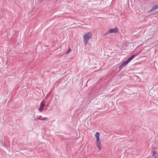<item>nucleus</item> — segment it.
Returning <instances> with one entry per match:
<instances>
[{
	"label": "nucleus",
	"instance_id": "nucleus-1",
	"mask_svg": "<svg viewBox=\"0 0 158 158\" xmlns=\"http://www.w3.org/2000/svg\"><path fill=\"white\" fill-rule=\"evenodd\" d=\"M91 36V34L90 32H88L85 34L83 36L84 43V45L85 46L88 42L89 40L90 39Z\"/></svg>",
	"mask_w": 158,
	"mask_h": 158
},
{
	"label": "nucleus",
	"instance_id": "nucleus-5",
	"mask_svg": "<svg viewBox=\"0 0 158 158\" xmlns=\"http://www.w3.org/2000/svg\"><path fill=\"white\" fill-rule=\"evenodd\" d=\"M158 8V5H155L153 6L152 9L149 10V12H152L157 10Z\"/></svg>",
	"mask_w": 158,
	"mask_h": 158
},
{
	"label": "nucleus",
	"instance_id": "nucleus-6",
	"mask_svg": "<svg viewBox=\"0 0 158 158\" xmlns=\"http://www.w3.org/2000/svg\"><path fill=\"white\" fill-rule=\"evenodd\" d=\"M100 134L99 132H97L95 135V136L96 138V140H100L99 139Z\"/></svg>",
	"mask_w": 158,
	"mask_h": 158
},
{
	"label": "nucleus",
	"instance_id": "nucleus-7",
	"mask_svg": "<svg viewBox=\"0 0 158 158\" xmlns=\"http://www.w3.org/2000/svg\"><path fill=\"white\" fill-rule=\"evenodd\" d=\"M123 64L124 66L126 65L128 63L127 62V60L125 61L124 62H123L122 63Z\"/></svg>",
	"mask_w": 158,
	"mask_h": 158
},
{
	"label": "nucleus",
	"instance_id": "nucleus-12",
	"mask_svg": "<svg viewBox=\"0 0 158 158\" xmlns=\"http://www.w3.org/2000/svg\"><path fill=\"white\" fill-rule=\"evenodd\" d=\"M132 60L130 58V57H129L126 60L127 62L129 63Z\"/></svg>",
	"mask_w": 158,
	"mask_h": 158
},
{
	"label": "nucleus",
	"instance_id": "nucleus-14",
	"mask_svg": "<svg viewBox=\"0 0 158 158\" xmlns=\"http://www.w3.org/2000/svg\"><path fill=\"white\" fill-rule=\"evenodd\" d=\"M109 33H109V32H108V31L107 32H106V33H105L104 34H103V35H104V36H105V35H107L108 34H109Z\"/></svg>",
	"mask_w": 158,
	"mask_h": 158
},
{
	"label": "nucleus",
	"instance_id": "nucleus-2",
	"mask_svg": "<svg viewBox=\"0 0 158 158\" xmlns=\"http://www.w3.org/2000/svg\"><path fill=\"white\" fill-rule=\"evenodd\" d=\"M45 106L44 102V101H43L40 104V108L38 109V110L40 112H41L43 111L44 108V107Z\"/></svg>",
	"mask_w": 158,
	"mask_h": 158
},
{
	"label": "nucleus",
	"instance_id": "nucleus-9",
	"mask_svg": "<svg viewBox=\"0 0 158 158\" xmlns=\"http://www.w3.org/2000/svg\"><path fill=\"white\" fill-rule=\"evenodd\" d=\"M71 49L70 48H69L68 49V50L67 53H66V55H67L70 52H71Z\"/></svg>",
	"mask_w": 158,
	"mask_h": 158
},
{
	"label": "nucleus",
	"instance_id": "nucleus-4",
	"mask_svg": "<svg viewBox=\"0 0 158 158\" xmlns=\"http://www.w3.org/2000/svg\"><path fill=\"white\" fill-rule=\"evenodd\" d=\"M96 144H97V146L98 147L99 151H101L102 149V144L101 142L100 141V140H96Z\"/></svg>",
	"mask_w": 158,
	"mask_h": 158
},
{
	"label": "nucleus",
	"instance_id": "nucleus-8",
	"mask_svg": "<svg viewBox=\"0 0 158 158\" xmlns=\"http://www.w3.org/2000/svg\"><path fill=\"white\" fill-rule=\"evenodd\" d=\"M124 65L123 64H122H122H121L119 65V69H120L121 70V69H122V68H123V67H124Z\"/></svg>",
	"mask_w": 158,
	"mask_h": 158
},
{
	"label": "nucleus",
	"instance_id": "nucleus-17",
	"mask_svg": "<svg viewBox=\"0 0 158 158\" xmlns=\"http://www.w3.org/2000/svg\"><path fill=\"white\" fill-rule=\"evenodd\" d=\"M39 117H42L41 116H39Z\"/></svg>",
	"mask_w": 158,
	"mask_h": 158
},
{
	"label": "nucleus",
	"instance_id": "nucleus-3",
	"mask_svg": "<svg viewBox=\"0 0 158 158\" xmlns=\"http://www.w3.org/2000/svg\"><path fill=\"white\" fill-rule=\"evenodd\" d=\"M118 29L117 27H115L114 28H112L110 29L108 31V32L110 33H116L118 31Z\"/></svg>",
	"mask_w": 158,
	"mask_h": 158
},
{
	"label": "nucleus",
	"instance_id": "nucleus-15",
	"mask_svg": "<svg viewBox=\"0 0 158 158\" xmlns=\"http://www.w3.org/2000/svg\"><path fill=\"white\" fill-rule=\"evenodd\" d=\"M155 147H152V151H154L155 150Z\"/></svg>",
	"mask_w": 158,
	"mask_h": 158
},
{
	"label": "nucleus",
	"instance_id": "nucleus-13",
	"mask_svg": "<svg viewBox=\"0 0 158 158\" xmlns=\"http://www.w3.org/2000/svg\"><path fill=\"white\" fill-rule=\"evenodd\" d=\"M157 152L156 151H154V153H153V154H152V156L153 157L155 156V154L157 153Z\"/></svg>",
	"mask_w": 158,
	"mask_h": 158
},
{
	"label": "nucleus",
	"instance_id": "nucleus-11",
	"mask_svg": "<svg viewBox=\"0 0 158 158\" xmlns=\"http://www.w3.org/2000/svg\"><path fill=\"white\" fill-rule=\"evenodd\" d=\"M48 118L47 117L43 118H42L41 120H44V121L47 120L48 119Z\"/></svg>",
	"mask_w": 158,
	"mask_h": 158
},
{
	"label": "nucleus",
	"instance_id": "nucleus-16",
	"mask_svg": "<svg viewBox=\"0 0 158 158\" xmlns=\"http://www.w3.org/2000/svg\"><path fill=\"white\" fill-rule=\"evenodd\" d=\"M36 119H38V120H41V119L42 118H36Z\"/></svg>",
	"mask_w": 158,
	"mask_h": 158
},
{
	"label": "nucleus",
	"instance_id": "nucleus-10",
	"mask_svg": "<svg viewBox=\"0 0 158 158\" xmlns=\"http://www.w3.org/2000/svg\"><path fill=\"white\" fill-rule=\"evenodd\" d=\"M135 56V55L134 54L132 55L130 57V58L132 60Z\"/></svg>",
	"mask_w": 158,
	"mask_h": 158
}]
</instances>
